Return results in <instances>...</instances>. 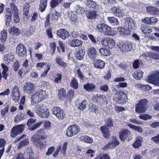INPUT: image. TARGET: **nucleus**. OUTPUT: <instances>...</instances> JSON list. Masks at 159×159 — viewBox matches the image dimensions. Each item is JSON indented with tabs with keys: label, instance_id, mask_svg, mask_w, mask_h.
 Segmentation results:
<instances>
[{
	"label": "nucleus",
	"instance_id": "obj_1",
	"mask_svg": "<svg viewBox=\"0 0 159 159\" xmlns=\"http://www.w3.org/2000/svg\"><path fill=\"white\" fill-rule=\"evenodd\" d=\"M148 101L146 99H143L138 102L135 105V111L138 113L144 112L148 108Z\"/></svg>",
	"mask_w": 159,
	"mask_h": 159
},
{
	"label": "nucleus",
	"instance_id": "obj_2",
	"mask_svg": "<svg viewBox=\"0 0 159 159\" xmlns=\"http://www.w3.org/2000/svg\"><path fill=\"white\" fill-rule=\"evenodd\" d=\"M31 140L33 143L37 148L40 149H44L47 147V142L45 140H42L39 139L36 135L34 134L31 137Z\"/></svg>",
	"mask_w": 159,
	"mask_h": 159
},
{
	"label": "nucleus",
	"instance_id": "obj_3",
	"mask_svg": "<svg viewBox=\"0 0 159 159\" xmlns=\"http://www.w3.org/2000/svg\"><path fill=\"white\" fill-rule=\"evenodd\" d=\"M42 90L38 91L34 93H33L31 97V103L34 105L44 98V95L43 93Z\"/></svg>",
	"mask_w": 159,
	"mask_h": 159
},
{
	"label": "nucleus",
	"instance_id": "obj_4",
	"mask_svg": "<svg viewBox=\"0 0 159 159\" xmlns=\"http://www.w3.org/2000/svg\"><path fill=\"white\" fill-rule=\"evenodd\" d=\"M148 81L154 84L155 86L159 87V72H154L148 76Z\"/></svg>",
	"mask_w": 159,
	"mask_h": 159
},
{
	"label": "nucleus",
	"instance_id": "obj_5",
	"mask_svg": "<svg viewBox=\"0 0 159 159\" xmlns=\"http://www.w3.org/2000/svg\"><path fill=\"white\" fill-rule=\"evenodd\" d=\"M118 46L120 51L122 52H128L132 49L131 43L128 41L120 43Z\"/></svg>",
	"mask_w": 159,
	"mask_h": 159
},
{
	"label": "nucleus",
	"instance_id": "obj_6",
	"mask_svg": "<svg viewBox=\"0 0 159 159\" xmlns=\"http://www.w3.org/2000/svg\"><path fill=\"white\" fill-rule=\"evenodd\" d=\"M16 52L20 57H25L26 56L27 50L26 47L22 44H19L16 48Z\"/></svg>",
	"mask_w": 159,
	"mask_h": 159
},
{
	"label": "nucleus",
	"instance_id": "obj_7",
	"mask_svg": "<svg viewBox=\"0 0 159 159\" xmlns=\"http://www.w3.org/2000/svg\"><path fill=\"white\" fill-rule=\"evenodd\" d=\"M79 132V127L76 125H74L67 128L66 134L67 136L71 137L77 134Z\"/></svg>",
	"mask_w": 159,
	"mask_h": 159
},
{
	"label": "nucleus",
	"instance_id": "obj_8",
	"mask_svg": "<svg viewBox=\"0 0 159 159\" xmlns=\"http://www.w3.org/2000/svg\"><path fill=\"white\" fill-rule=\"evenodd\" d=\"M119 135L120 139L122 141H125V139L129 141L132 139L131 136V132L126 129H124L121 131H120L119 133Z\"/></svg>",
	"mask_w": 159,
	"mask_h": 159
},
{
	"label": "nucleus",
	"instance_id": "obj_9",
	"mask_svg": "<svg viewBox=\"0 0 159 159\" xmlns=\"http://www.w3.org/2000/svg\"><path fill=\"white\" fill-rule=\"evenodd\" d=\"M93 99L99 105H102L107 103V98L105 95H96L94 96Z\"/></svg>",
	"mask_w": 159,
	"mask_h": 159
},
{
	"label": "nucleus",
	"instance_id": "obj_10",
	"mask_svg": "<svg viewBox=\"0 0 159 159\" xmlns=\"http://www.w3.org/2000/svg\"><path fill=\"white\" fill-rule=\"evenodd\" d=\"M52 113L55 115L58 119H63L65 114L62 109L57 107H54L52 110Z\"/></svg>",
	"mask_w": 159,
	"mask_h": 159
},
{
	"label": "nucleus",
	"instance_id": "obj_11",
	"mask_svg": "<svg viewBox=\"0 0 159 159\" xmlns=\"http://www.w3.org/2000/svg\"><path fill=\"white\" fill-rule=\"evenodd\" d=\"M23 127V125H18L13 127L11 129V133L12 137H15L18 134L22 132L24 130Z\"/></svg>",
	"mask_w": 159,
	"mask_h": 159
},
{
	"label": "nucleus",
	"instance_id": "obj_12",
	"mask_svg": "<svg viewBox=\"0 0 159 159\" xmlns=\"http://www.w3.org/2000/svg\"><path fill=\"white\" fill-rule=\"evenodd\" d=\"M34 85L31 83L28 82L25 83L24 85V93L30 94L33 93L34 92Z\"/></svg>",
	"mask_w": 159,
	"mask_h": 159
},
{
	"label": "nucleus",
	"instance_id": "obj_13",
	"mask_svg": "<svg viewBox=\"0 0 159 159\" xmlns=\"http://www.w3.org/2000/svg\"><path fill=\"white\" fill-rule=\"evenodd\" d=\"M126 23L128 25V30H130L131 32L132 30H134L136 28L135 23L133 20L129 17L125 19Z\"/></svg>",
	"mask_w": 159,
	"mask_h": 159
},
{
	"label": "nucleus",
	"instance_id": "obj_14",
	"mask_svg": "<svg viewBox=\"0 0 159 159\" xmlns=\"http://www.w3.org/2000/svg\"><path fill=\"white\" fill-rule=\"evenodd\" d=\"M24 159H33V153L31 147L26 149L23 154Z\"/></svg>",
	"mask_w": 159,
	"mask_h": 159
},
{
	"label": "nucleus",
	"instance_id": "obj_15",
	"mask_svg": "<svg viewBox=\"0 0 159 159\" xmlns=\"http://www.w3.org/2000/svg\"><path fill=\"white\" fill-rule=\"evenodd\" d=\"M57 35L59 37L65 40L69 37L70 36L69 32L63 29H61L57 31Z\"/></svg>",
	"mask_w": 159,
	"mask_h": 159
},
{
	"label": "nucleus",
	"instance_id": "obj_16",
	"mask_svg": "<svg viewBox=\"0 0 159 159\" xmlns=\"http://www.w3.org/2000/svg\"><path fill=\"white\" fill-rule=\"evenodd\" d=\"M111 10L113 14L116 16L121 17L125 15L123 11L117 7H112Z\"/></svg>",
	"mask_w": 159,
	"mask_h": 159
},
{
	"label": "nucleus",
	"instance_id": "obj_17",
	"mask_svg": "<svg viewBox=\"0 0 159 159\" xmlns=\"http://www.w3.org/2000/svg\"><path fill=\"white\" fill-rule=\"evenodd\" d=\"M87 52L89 57L90 59H93L97 57V51L94 47H91L88 48Z\"/></svg>",
	"mask_w": 159,
	"mask_h": 159
},
{
	"label": "nucleus",
	"instance_id": "obj_18",
	"mask_svg": "<svg viewBox=\"0 0 159 159\" xmlns=\"http://www.w3.org/2000/svg\"><path fill=\"white\" fill-rule=\"evenodd\" d=\"M68 43L70 46L73 47H80L82 45L83 42L78 39H73L68 41Z\"/></svg>",
	"mask_w": 159,
	"mask_h": 159
},
{
	"label": "nucleus",
	"instance_id": "obj_19",
	"mask_svg": "<svg viewBox=\"0 0 159 159\" xmlns=\"http://www.w3.org/2000/svg\"><path fill=\"white\" fill-rule=\"evenodd\" d=\"M45 109V107L42 104L36 105L34 108V111L39 116L42 111Z\"/></svg>",
	"mask_w": 159,
	"mask_h": 159
},
{
	"label": "nucleus",
	"instance_id": "obj_20",
	"mask_svg": "<svg viewBox=\"0 0 159 159\" xmlns=\"http://www.w3.org/2000/svg\"><path fill=\"white\" fill-rule=\"evenodd\" d=\"M105 62L101 60H95L94 62V65L95 67L99 69H102L105 66Z\"/></svg>",
	"mask_w": 159,
	"mask_h": 159
},
{
	"label": "nucleus",
	"instance_id": "obj_21",
	"mask_svg": "<svg viewBox=\"0 0 159 159\" xmlns=\"http://www.w3.org/2000/svg\"><path fill=\"white\" fill-rule=\"evenodd\" d=\"M118 31L119 32V34L123 35L125 36L130 35L131 34V31L130 30H127L126 29H124L122 27H119L117 29Z\"/></svg>",
	"mask_w": 159,
	"mask_h": 159
},
{
	"label": "nucleus",
	"instance_id": "obj_22",
	"mask_svg": "<svg viewBox=\"0 0 159 159\" xmlns=\"http://www.w3.org/2000/svg\"><path fill=\"white\" fill-rule=\"evenodd\" d=\"M100 130L104 137L108 138L109 136V132L107 126L104 125L101 127Z\"/></svg>",
	"mask_w": 159,
	"mask_h": 159
},
{
	"label": "nucleus",
	"instance_id": "obj_23",
	"mask_svg": "<svg viewBox=\"0 0 159 159\" xmlns=\"http://www.w3.org/2000/svg\"><path fill=\"white\" fill-rule=\"evenodd\" d=\"M95 85L92 83H88L84 85V89L87 91H92L95 89Z\"/></svg>",
	"mask_w": 159,
	"mask_h": 159
},
{
	"label": "nucleus",
	"instance_id": "obj_24",
	"mask_svg": "<svg viewBox=\"0 0 159 159\" xmlns=\"http://www.w3.org/2000/svg\"><path fill=\"white\" fill-rule=\"evenodd\" d=\"M107 18L109 22L114 26L119 25V21L116 18L114 17H109Z\"/></svg>",
	"mask_w": 159,
	"mask_h": 159
},
{
	"label": "nucleus",
	"instance_id": "obj_25",
	"mask_svg": "<svg viewBox=\"0 0 159 159\" xmlns=\"http://www.w3.org/2000/svg\"><path fill=\"white\" fill-rule=\"evenodd\" d=\"M141 30L142 32L145 34H150L152 31L151 28L149 26L145 25H142Z\"/></svg>",
	"mask_w": 159,
	"mask_h": 159
},
{
	"label": "nucleus",
	"instance_id": "obj_26",
	"mask_svg": "<svg viewBox=\"0 0 159 159\" xmlns=\"http://www.w3.org/2000/svg\"><path fill=\"white\" fill-rule=\"evenodd\" d=\"M47 0H40L39 10L41 12L44 11L47 6Z\"/></svg>",
	"mask_w": 159,
	"mask_h": 159
},
{
	"label": "nucleus",
	"instance_id": "obj_27",
	"mask_svg": "<svg viewBox=\"0 0 159 159\" xmlns=\"http://www.w3.org/2000/svg\"><path fill=\"white\" fill-rule=\"evenodd\" d=\"M143 138L140 136H138L136 137L135 141L133 144V146L135 148H137L141 146V141Z\"/></svg>",
	"mask_w": 159,
	"mask_h": 159
},
{
	"label": "nucleus",
	"instance_id": "obj_28",
	"mask_svg": "<svg viewBox=\"0 0 159 159\" xmlns=\"http://www.w3.org/2000/svg\"><path fill=\"white\" fill-rule=\"evenodd\" d=\"M85 53V52L84 51H83L81 49H79L76 51L75 55L77 59L81 60L83 59V57Z\"/></svg>",
	"mask_w": 159,
	"mask_h": 159
},
{
	"label": "nucleus",
	"instance_id": "obj_29",
	"mask_svg": "<svg viewBox=\"0 0 159 159\" xmlns=\"http://www.w3.org/2000/svg\"><path fill=\"white\" fill-rule=\"evenodd\" d=\"M24 115L22 113H18L14 118V122L16 123H18L20 121L23 120L25 119Z\"/></svg>",
	"mask_w": 159,
	"mask_h": 159
},
{
	"label": "nucleus",
	"instance_id": "obj_30",
	"mask_svg": "<svg viewBox=\"0 0 159 159\" xmlns=\"http://www.w3.org/2000/svg\"><path fill=\"white\" fill-rule=\"evenodd\" d=\"M105 34L107 35H111V29L110 26L105 25L104 27L103 28L102 32Z\"/></svg>",
	"mask_w": 159,
	"mask_h": 159
},
{
	"label": "nucleus",
	"instance_id": "obj_31",
	"mask_svg": "<svg viewBox=\"0 0 159 159\" xmlns=\"http://www.w3.org/2000/svg\"><path fill=\"white\" fill-rule=\"evenodd\" d=\"M86 3L88 7L94 9L98 8V5L92 0H87Z\"/></svg>",
	"mask_w": 159,
	"mask_h": 159
},
{
	"label": "nucleus",
	"instance_id": "obj_32",
	"mask_svg": "<svg viewBox=\"0 0 159 159\" xmlns=\"http://www.w3.org/2000/svg\"><path fill=\"white\" fill-rule=\"evenodd\" d=\"M96 13V11L93 10L91 11L87 12L86 14V16L89 19H95L97 17Z\"/></svg>",
	"mask_w": 159,
	"mask_h": 159
},
{
	"label": "nucleus",
	"instance_id": "obj_33",
	"mask_svg": "<svg viewBox=\"0 0 159 159\" xmlns=\"http://www.w3.org/2000/svg\"><path fill=\"white\" fill-rule=\"evenodd\" d=\"M9 31L11 34L16 36L19 35L20 33V32L18 28L15 27L14 26L11 27L9 29Z\"/></svg>",
	"mask_w": 159,
	"mask_h": 159
},
{
	"label": "nucleus",
	"instance_id": "obj_34",
	"mask_svg": "<svg viewBox=\"0 0 159 159\" xmlns=\"http://www.w3.org/2000/svg\"><path fill=\"white\" fill-rule=\"evenodd\" d=\"M113 92H115V94L113 96V100L116 103H117V102L119 101L120 97H121L122 93H119V91H117L115 89V91L113 90Z\"/></svg>",
	"mask_w": 159,
	"mask_h": 159
},
{
	"label": "nucleus",
	"instance_id": "obj_35",
	"mask_svg": "<svg viewBox=\"0 0 159 159\" xmlns=\"http://www.w3.org/2000/svg\"><path fill=\"white\" fill-rule=\"evenodd\" d=\"M143 75V73L141 70H139L135 72L133 75L134 77L138 80L141 79L142 78Z\"/></svg>",
	"mask_w": 159,
	"mask_h": 159
},
{
	"label": "nucleus",
	"instance_id": "obj_36",
	"mask_svg": "<svg viewBox=\"0 0 159 159\" xmlns=\"http://www.w3.org/2000/svg\"><path fill=\"white\" fill-rule=\"evenodd\" d=\"M14 58V56L11 53L5 54L4 56V60L6 63H9L11 61H12Z\"/></svg>",
	"mask_w": 159,
	"mask_h": 159
},
{
	"label": "nucleus",
	"instance_id": "obj_37",
	"mask_svg": "<svg viewBox=\"0 0 159 159\" xmlns=\"http://www.w3.org/2000/svg\"><path fill=\"white\" fill-rule=\"evenodd\" d=\"M49 115V112L48 109L45 107L42 112L39 116V117L43 118H47L48 117Z\"/></svg>",
	"mask_w": 159,
	"mask_h": 159
},
{
	"label": "nucleus",
	"instance_id": "obj_38",
	"mask_svg": "<svg viewBox=\"0 0 159 159\" xmlns=\"http://www.w3.org/2000/svg\"><path fill=\"white\" fill-rule=\"evenodd\" d=\"M87 104L86 101L84 100L80 104L79 103L78 105L76 104V105L78 108L80 110L82 111L86 108Z\"/></svg>",
	"mask_w": 159,
	"mask_h": 159
},
{
	"label": "nucleus",
	"instance_id": "obj_39",
	"mask_svg": "<svg viewBox=\"0 0 159 159\" xmlns=\"http://www.w3.org/2000/svg\"><path fill=\"white\" fill-rule=\"evenodd\" d=\"M67 14L69 19L72 22L74 23H76L77 20L76 16L73 14L72 12L71 11H68Z\"/></svg>",
	"mask_w": 159,
	"mask_h": 159
},
{
	"label": "nucleus",
	"instance_id": "obj_40",
	"mask_svg": "<svg viewBox=\"0 0 159 159\" xmlns=\"http://www.w3.org/2000/svg\"><path fill=\"white\" fill-rule=\"evenodd\" d=\"M109 143L112 148L114 147L119 144V142L117 140L116 137H113L111 139Z\"/></svg>",
	"mask_w": 159,
	"mask_h": 159
},
{
	"label": "nucleus",
	"instance_id": "obj_41",
	"mask_svg": "<svg viewBox=\"0 0 159 159\" xmlns=\"http://www.w3.org/2000/svg\"><path fill=\"white\" fill-rule=\"evenodd\" d=\"M37 134H36L37 137L39 139H44L46 136H45L44 130L43 129H40L37 132Z\"/></svg>",
	"mask_w": 159,
	"mask_h": 159
},
{
	"label": "nucleus",
	"instance_id": "obj_42",
	"mask_svg": "<svg viewBox=\"0 0 159 159\" xmlns=\"http://www.w3.org/2000/svg\"><path fill=\"white\" fill-rule=\"evenodd\" d=\"M120 98L119 101L117 102V103L119 104H124L127 101L126 95L123 93H122L121 97Z\"/></svg>",
	"mask_w": 159,
	"mask_h": 159
},
{
	"label": "nucleus",
	"instance_id": "obj_43",
	"mask_svg": "<svg viewBox=\"0 0 159 159\" xmlns=\"http://www.w3.org/2000/svg\"><path fill=\"white\" fill-rule=\"evenodd\" d=\"M74 1L70 2H64L63 4V6L66 9H70L71 10V7H73L72 6L74 5Z\"/></svg>",
	"mask_w": 159,
	"mask_h": 159
},
{
	"label": "nucleus",
	"instance_id": "obj_44",
	"mask_svg": "<svg viewBox=\"0 0 159 159\" xmlns=\"http://www.w3.org/2000/svg\"><path fill=\"white\" fill-rule=\"evenodd\" d=\"M29 142L28 139H25L24 140L21 141L20 143L18 144V145L17 147V148L18 149L20 150L22 148L24 147L26 145H27L29 144Z\"/></svg>",
	"mask_w": 159,
	"mask_h": 159
},
{
	"label": "nucleus",
	"instance_id": "obj_45",
	"mask_svg": "<svg viewBox=\"0 0 159 159\" xmlns=\"http://www.w3.org/2000/svg\"><path fill=\"white\" fill-rule=\"evenodd\" d=\"M56 62L60 66L63 67H65L67 66L66 63H65L62 60V59L59 57L56 58Z\"/></svg>",
	"mask_w": 159,
	"mask_h": 159
},
{
	"label": "nucleus",
	"instance_id": "obj_46",
	"mask_svg": "<svg viewBox=\"0 0 159 159\" xmlns=\"http://www.w3.org/2000/svg\"><path fill=\"white\" fill-rule=\"evenodd\" d=\"M80 139L86 143H90L93 142L92 139L87 135H84L81 136L80 138Z\"/></svg>",
	"mask_w": 159,
	"mask_h": 159
},
{
	"label": "nucleus",
	"instance_id": "obj_47",
	"mask_svg": "<svg viewBox=\"0 0 159 159\" xmlns=\"http://www.w3.org/2000/svg\"><path fill=\"white\" fill-rule=\"evenodd\" d=\"M66 91L63 89H61L59 90L58 96L60 100L63 99L64 98L66 95Z\"/></svg>",
	"mask_w": 159,
	"mask_h": 159
},
{
	"label": "nucleus",
	"instance_id": "obj_48",
	"mask_svg": "<svg viewBox=\"0 0 159 159\" xmlns=\"http://www.w3.org/2000/svg\"><path fill=\"white\" fill-rule=\"evenodd\" d=\"M12 93L13 100L15 102H18L19 101L20 97V93L16 92L15 93Z\"/></svg>",
	"mask_w": 159,
	"mask_h": 159
},
{
	"label": "nucleus",
	"instance_id": "obj_49",
	"mask_svg": "<svg viewBox=\"0 0 159 159\" xmlns=\"http://www.w3.org/2000/svg\"><path fill=\"white\" fill-rule=\"evenodd\" d=\"M30 27V29L28 28H24L22 30V34L25 35L26 36L29 37L33 33V31H31Z\"/></svg>",
	"mask_w": 159,
	"mask_h": 159
},
{
	"label": "nucleus",
	"instance_id": "obj_50",
	"mask_svg": "<svg viewBox=\"0 0 159 159\" xmlns=\"http://www.w3.org/2000/svg\"><path fill=\"white\" fill-rule=\"evenodd\" d=\"M151 54V52L144 53L141 54L140 55V57H142L143 58L145 59L148 61L152 58Z\"/></svg>",
	"mask_w": 159,
	"mask_h": 159
},
{
	"label": "nucleus",
	"instance_id": "obj_51",
	"mask_svg": "<svg viewBox=\"0 0 159 159\" xmlns=\"http://www.w3.org/2000/svg\"><path fill=\"white\" fill-rule=\"evenodd\" d=\"M99 52L102 55L104 56H108L110 55L109 51L107 49L101 48L100 49Z\"/></svg>",
	"mask_w": 159,
	"mask_h": 159
},
{
	"label": "nucleus",
	"instance_id": "obj_52",
	"mask_svg": "<svg viewBox=\"0 0 159 159\" xmlns=\"http://www.w3.org/2000/svg\"><path fill=\"white\" fill-rule=\"evenodd\" d=\"M1 41L2 42H5L6 40L7 36V32L6 30H3L1 32Z\"/></svg>",
	"mask_w": 159,
	"mask_h": 159
},
{
	"label": "nucleus",
	"instance_id": "obj_53",
	"mask_svg": "<svg viewBox=\"0 0 159 159\" xmlns=\"http://www.w3.org/2000/svg\"><path fill=\"white\" fill-rule=\"evenodd\" d=\"M139 118L141 119L146 120L148 119H151L152 116L148 114H143L139 116Z\"/></svg>",
	"mask_w": 159,
	"mask_h": 159
},
{
	"label": "nucleus",
	"instance_id": "obj_54",
	"mask_svg": "<svg viewBox=\"0 0 159 159\" xmlns=\"http://www.w3.org/2000/svg\"><path fill=\"white\" fill-rule=\"evenodd\" d=\"M70 85L74 89H77L78 88V83L75 79H73L70 83Z\"/></svg>",
	"mask_w": 159,
	"mask_h": 159
},
{
	"label": "nucleus",
	"instance_id": "obj_55",
	"mask_svg": "<svg viewBox=\"0 0 159 159\" xmlns=\"http://www.w3.org/2000/svg\"><path fill=\"white\" fill-rule=\"evenodd\" d=\"M146 10L151 15H154V12L156 10V7H146Z\"/></svg>",
	"mask_w": 159,
	"mask_h": 159
},
{
	"label": "nucleus",
	"instance_id": "obj_56",
	"mask_svg": "<svg viewBox=\"0 0 159 159\" xmlns=\"http://www.w3.org/2000/svg\"><path fill=\"white\" fill-rule=\"evenodd\" d=\"M10 4L11 7L12 9L13 14L16 13H18V9L17 7L15 5V4L12 2H11Z\"/></svg>",
	"mask_w": 159,
	"mask_h": 159
},
{
	"label": "nucleus",
	"instance_id": "obj_57",
	"mask_svg": "<svg viewBox=\"0 0 159 159\" xmlns=\"http://www.w3.org/2000/svg\"><path fill=\"white\" fill-rule=\"evenodd\" d=\"M60 3L58 0H52L50 2V6L52 8H54Z\"/></svg>",
	"mask_w": 159,
	"mask_h": 159
},
{
	"label": "nucleus",
	"instance_id": "obj_58",
	"mask_svg": "<svg viewBox=\"0 0 159 159\" xmlns=\"http://www.w3.org/2000/svg\"><path fill=\"white\" fill-rule=\"evenodd\" d=\"M107 46L110 48H113L115 46V42L114 40L111 39H108Z\"/></svg>",
	"mask_w": 159,
	"mask_h": 159
},
{
	"label": "nucleus",
	"instance_id": "obj_59",
	"mask_svg": "<svg viewBox=\"0 0 159 159\" xmlns=\"http://www.w3.org/2000/svg\"><path fill=\"white\" fill-rule=\"evenodd\" d=\"M67 142L64 143L62 146V150L61 152V153L62 154L61 156L62 157H64L65 155L66 151L67 149Z\"/></svg>",
	"mask_w": 159,
	"mask_h": 159
},
{
	"label": "nucleus",
	"instance_id": "obj_60",
	"mask_svg": "<svg viewBox=\"0 0 159 159\" xmlns=\"http://www.w3.org/2000/svg\"><path fill=\"white\" fill-rule=\"evenodd\" d=\"M36 121V120L33 118L30 119L27 121V125L30 127V128L31 127L33 126L34 124Z\"/></svg>",
	"mask_w": 159,
	"mask_h": 159
},
{
	"label": "nucleus",
	"instance_id": "obj_61",
	"mask_svg": "<svg viewBox=\"0 0 159 159\" xmlns=\"http://www.w3.org/2000/svg\"><path fill=\"white\" fill-rule=\"evenodd\" d=\"M6 10V11L5 12L6 18H11V13L10 9L7 8Z\"/></svg>",
	"mask_w": 159,
	"mask_h": 159
},
{
	"label": "nucleus",
	"instance_id": "obj_62",
	"mask_svg": "<svg viewBox=\"0 0 159 159\" xmlns=\"http://www.w3.org/2000/svg\"><path fill=\"white\" fill-rule=\"evenodd\" d=\"M86 153L87 154L88 157H93L95 154L94 151L91 149L88 150L86 152Z\"/></svg>",
	"mask_w": 159,
	"mask_h": 159
},
{
	"label": "nucleus",
	"instance_id": "obj_63",
	"mask_svg": "<svg viewBox=\"0 0 159 159\" xmlns=\"http://www.w3.org/2000/svg\"><path fill=\"white\" fill-rule=\"evenodd\" d=\"M43 122L40 121L37 122V123L34 125L33 126L31 127L30 128V129L31 130H33L36 129H37L39 127V126L42 125Z\"/></svg>",
	"mask_w": 159,
	"mask_h": 159
},
{
	"label": "nucleus",
	"instance_id": "obj_64",
	"mask_svg": "<svg viewBox=\"0 0 159 159\" xmlns=\"http://www.w3.org/2000/svg\"><path fill=\"white\" fill-rule=\"evenodd\" d=\"M9 108V107L8 106H7L5 107L1 110V115L2 116H3L5 115L6 113H7Z\"/></svg>",
	"mask_w": 159,
	"mask_h": 159
}]
</instances>
